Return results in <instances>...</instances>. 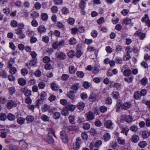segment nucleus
I'll list each match as a JSON object with an SVG mask.
<instances>
[{"mask_svg": "<svg viewBox=\"0 0 150 150\" xmlns=\"http://www.w3.org/2000/svg\"><path fill=\"white\" fill-rule=\"evenodd\" d=\"M116 105L117 111H118L120 108L124 110L127 109L131 106V104H117Z\"/></svg>", "mask_w": 150, "mask_h": 150, "instance_id": "1", "label": "nucleus"}, {"mask_svg": "<svg viewBox=\"0 0 150 150\" xmlns=\"http://www.w3.org/2000/svg\"><path fill=\"white\" fill-rule=\"evenodd\" d=\"M86 119L88 121H91L95 119V116L94 113L92 112L89 111L85 114Z\"/></svg>", "mask_w": 150, "mask_h": 150, "instance_id": "2", "label": "nucleus"}, {"mask_svg": "<svg viewBox=\"0 0 150 150\" xmlns=\"http://www.w3.org/2000/svg\"><path fill=\"white\" fill-rule=\"evenodd\" d=\"M60 135L62 142L64 143H67L68 141V139L67 134L65 131H62L60 132Z\"/></svg>", "mask_w": 150, "mask_h": 150, "instance_id": "3", "label": "nucleus"}, {"mask_svg": "<svg viewBox=\"0 0 150 150\" xmlns=\"http://www.w3.org/2000/svg\"><path fill=\"white\" fill-rule=\"evenodd\" d=\"M37 59V58L33 59L30 60L29 63H25V65L28 68H30V67L33 66L35 67L36 66Z\"/></svg>", "mask_w": 150, "mask_h": 150, "instance_id": "4", "label": "nucleus"}, {"mask_svg": "<svg viewBox=\"0 0 150 150\" xmlns=\"http://www.w3.org/2000/svg\"><path fill=\"white\" fill-rule=\"evenodd\" d=\"M81 142V139L79 137L77 138L76 139L75 143L73 144V149L74 150H78Z\"/></svg>", "mask_w": 150, "mask_h": 150, "instance_id": "5", "label": "nucleus"}, {"mask_svg": "<svg viewBox=\"0 0 150 150\" xmlns=\"http://www.w3.org/2000/svg\"><path fill=\"white\" fill-rule=\"evenodd\" d=\"M113 123L110 120H107L105 121L104 124V126L108 129H112Z\"/></svg>", "mask_w": 150, "mask_h": 150, "instance_id": "6", "label": "nucleus"}, {"mask_svg": "<svg viewBox=\"0 0 150 150\" xmlns=\"http://www.w3.org/2000/svg\"><path fill=\"white\" fill-rule=\"evenodd\" d=\"M21 92L24 93L25 96H29L31 95V91L30 90L28 89L25 88H22L21 89Z\"/></svg>", "mask_w": 150, "mask_h": 150, "instance_id": "7", "label": "nucleus"}, {"mask_svg": "<svg viewBox=\"0 0 150 150\" xmlns=\"http://www.w3.org/2000/svg\"><path fill=\"white\" fill-rule=\"evenodd\" d=\"M57 57L59 59L63 60L66 57L65 54L62 52H60L56 53Z\"/></svg>", "mask_w": 150, "mask_h": 150, "instance_id": "8", "label": "nucleus"}, {"mask_svg": "<svg viewBox=\"0 0 150 150\" xmlns=\"http://www.w3.org/2000/svg\"><path fill=\"white\" fill-rule=\"evenodd\" d=\"M46 96V93L44 91L42 92L40 95L41 98L37 100V103H43V100L45 99V97Z\"/></svg>", "mask_w": 150, "mask_h": 150, "instance_id": "9", "label": "nucleus"}, {"mask_svg": "<svg viewBox=\"0 0 150 150\" xmlns=\"http://www.w3.org/2000/svg\"><path fill=\"white\" fill-rule=\"evenodd\" d=\"M45 141L47 142L48 143L52 144L54 142L53 139L51 135H50V133H48V136L46 138L44 139Z\"/></svg>", "mask_w": 150, "mask_h": 150, "instance_id": "10", "label": "nucleus"}, {"mask_svg": "<svg viewBox=\"0 0 150 150\" xmlns=\"http://www.w3.org/2000/svg\"><path fill=\"white\" fill-rule=\"evenodd\" d=\"M130 140L132 142L137 143L139 140V137L138 135L134 134L132 136Z\"/></svg>", "mask_w": 150, "mask_h": 150, "instance_id": "11", "label": "nucleus"}, {"mask_svg": "<svg viewBox=\"0 0 150 150\" xmlns=\"http://www.w3.org/2000/svg\"><path fill=\"white\" fill-rule=\"evenodd\" d=\"M37 30L38 32L40 34L45 33L46 30V28L43 25H40L37 28Z\"/></svg>", "mask_w": 150, "mask_h": 150, "instance_id": "12", "label": "nucleus"}, {"mask_svg": "<svg viewBox=\"0 0 150 150\" xmlns=\"http://www.w3.org/2000/svg\"><path fill=\"white\" fill-rule=\"evenodd\" d=\"M7 89L9 93L11 95H12L16 91L15 87L13 86L10 87H8V86Z\"/></svg>", "mask_w": 150, "mask_h": 150, "instance_id": "13", "label": "nucleus"}, {"mask_svg": "<svg viewBox=\"0 0 150 150\" xmlns=\"http://www.w3.org/2000/svg\"><path fill=\"white\" fill-rule=\"evenodd\" d=\"M77 129V127L75 126H70L65 127L64 130L65 132H68L70 130L74 131Z\"/></svg>", "mask_w": 150, "mask_h": 150, "instance_id": "14", "label": "nucleus"}, {"mask_svg": "<svg viewBox=\"0 0 150 150\" xmlns=\"http://www.w3.org/2000/svg\"><path fill=\"white\" fill-rule=\"evenodd\" d=\"M79 85L78 83H75L71 87L70 89H72L73 91L76 93L79 88Z\"/></svg>", "mask_w": 150, "mask_h": 150, "instance_id": "15", "label": "nucleus"}, {"mask_svg": "<svg viewBox=\"0 0 150 150\" xmlns=\"http://www.w3.org/2000/svg\"><path fill=\"white\" fill-rule=\"evenodd\" d=\"M77 40L74 37L71 38L69 40V42L70 45H74L77 43Z\"/></svg>", "mask_w": 150, "mask_h": 150, "instance_id": "16", "label": "nucleus"}, {"mask_svg": "<svg viewBox=\"0 0 150 150\" xmlns=\"http://www.w3.org/2000/svg\"><path fill=\"white\" fill-rule=\"evenodd\" d=\"M51 88L53 91H56L59 88V87L57 83L53 82L51 84Z\"/></svg>", "mask_w": 150, "mask_h": 150, "instance_id": "17", "label": "nucleus"}, {"mask_svg": "<svg viewBox=\"0 0 150 150\" xmlns=\"http://www.w3.org/2000/svg\"><path fill=\"white\" fill-rule=\"evenodd\" d=\"M74 93H76L72 90H70V91L67 93V96L70 99H72L75 97Z\"/></svg>", "mask_w": 150, "mask_h": 150, "instance_id": "18", "label": "nucleus"}, {"mask_svg": "<svg viewBox=\"0 0 150 150\" xmlns=\"http://www.w3.org/2000/svg\"><path fill=\"white\" fill-rule=\"evenodd\" d=\"M123 73L125 76H129L131 74L132 71L129 69H125Z\"/></svg>", "mask_w": 150, "mask_h": 150, "instance_id": "19", "label": "nucleus"}, {"mask_svg": "<svg viewBox=\"0 0 150 150\" xmlns=\"http://www.w3.org/2000/svg\"><path fill=\"white\" fill-rule=\"evenodd\" d=\"M123 23L126 25L130 24L131 25H133V23H132L131 20L129 18H126L123 20Z\"/></svg>", "mask_w": 150, "mask_h": 150, "instance_id": "20", "label": "nucleus"}, {"mask_svg": "<svg viewBox=\"0 0 150 150\" xmlns=\"http://www.w3.org/2000/svg\"><path fill=\"white\" fill-rule=\"evenodd\" d=\"M85 1H86L87 0H81L79 3V7L82 10H83L86 6V4Z\"/></svg>", "mask_w": 150, "mask_h": 150, "instance_id": "21", "label": "nucleus"}, {"mask_svg": "<svg viewBox=\"0 0 150 150\" xmlns=\"http://www.w3.org/2000/svg\"><path fill=\"white\" fill-rule=\"evenodd\" d=\"M89 99L91 102H94L96 100V96L94 93H92L89 96Z\"/></svg>", "mask_w": 150, "mask_h": 150, "instance_id": "22", "label": "nucleus"}, {"mask_svg": "<svg viewBox=\"0 0 150 150\" xmlns=\"http://www.w3.org/2000/svg\"><path fill=\"white\" fill-rule=\"evenodd\" d=\"M10 69V73L12 75L15 74L17 71L16 69L14 67L11 66V67H8Z\"/></svg>", "mask_w": 150, "mask_h": 150, "instance_id": "23", "label": "nucleus"}, {"mask_svg": "<svg viewBox=\"0 0 150 150\" xmlns=\"http://www.w3.org/2000/svg\"><path fill=\"white\" fill-rule=\"evenodd\" d=\"M118 143L121 145H125V139L121 137H118L117 139Z\"/></svg>", "mask_w": 150, "mask_h": 150, "instance_id": "24", "label": "nucleus"}, {"mask_svg": "<svg viewBox=\"0 0 150 150\" xmlns=\"http://www.w3.org/2000/svg\"><path fill=\"white\" fill-rule=\"evenodd\" d=\"M25 120L27 121V123H29L33 121L34 120V117L31 115H28Z\"/></svg>", "mask_w": 150, "mask_h": 150, "instance_id": "25", "label": "nucleus"}, {"mask_svg": "<svg viewBox=\"0 0 150 150\" xmlns=\"http://www.w3.org/2000/svg\"><path fill=\"white\" fill-rule=\"evenodd\" d=\"M30 16L32 18L35 19L38 17L39 15L38 12L36 11H33L31 13Z\"/></svg>", "mask_w": 150, "mask_h": 150, "instance_id": "26", "label": "nucleus"}, {"mask_svg": "<svg viewBox=\"0 0 150 150\" xmlns=\"http://www.w3.org/2000/svg\"><path fill=\"white\" fill-rule=\"evenodd\" d=\"M142 138L144 139H146L149 136V132L147 131L144 130L142 131Z\"/></svg>", "mask_w": 150, "mask_h": 150, "instance_id": "27", "label": "nucleus"}, {"mask_svg": "<svg viewBox=\"0 0 150 150\" xmlns=\"http://www.w3.org/2000/svg\"><path fill=\"white\" fill-rule=\"evenodd\" d=\"M141 96H142L139 91H137L134 93V97L135 99H139L140 98Z\"/></svg>", "mask_w": 150, "mask_h": 150, "instance_id": "28", "label": "nucleus"}, {"mask_svg": "<svg viewBox=\"0 0 150 150\" xmlns=\"http://www.w3.org/2000/svg\"><path fill=\"white\" fill-rule=\"evenodd\" d=\"M66 105L67 106L66 107V109L69 111H73L75 108V106L74 105H71V104H69L67 106V105Z\"/></svg>", "mask_w": 150, "mask_h": 150, "instance_id": "29", "label": "nucleus"}, {"mask_svg": "<svg viewBox=\"0 0 150 150\" xmlns=\"http://www.w3.org/2000/svg\"><path fill=\"white\" fill-rule=\"evenodd\" d=\"M18 83L20 85L23 86L25 84L26 81L24 79L21 78L18 79Z\"/></svg>", "mask_w": 150, "mask_h": 150, "instance_id": "30", "label": "nucleus"}, {"mask_svg": "<svg viewBox=\"0 0 150 150\" xmlns=\"http://www.w3.org/2000/svg\"><path fill=\"white\" fill-rule=\"evenodd\" d=\"M0 76L3 78H6L7 76V73L4 70H1L0 71Z\"/></svg>", "mask_w": 150, "mask_h": 150, "instance_id": "31", "label": "nucleus"}, {"mask_svg": "<svg viewBox=\"0 0 150 150\" xmlns=\"http://www.w3.org/2000/svg\"><path fill=\"white\" fill-rule=\"evenodd\" d=\"M75 54V52L73 50H71L69 51L67 54V56L71 58L73 57Z\"/></svg>", "mask_w": 150, "mask_h": 150, "instance_id": "32", "label": "nucleus"}, {"mask_svg": "<svg viewBox=\"0 0 150 150\" xmlns=\"http://www.w3.org/2000/svg\"><path fill=\"white\" fill-rule=\"evenodd\" d=\"M99 71V67L98 66H95L93 68L92 71L93 73L96 74L98 73Z\"/></svg>", "mask_w": 150, "mask_h": 150, "instance_id": "33", "label": "nucleus"}, {"mask_svg": "<svg viewBox=\"0 0 150 150\" xmlns=\"http://www.w3.org/2000/svg\"><path fill=\"white\" fill-rule=\"evenodd\" d=\"M122 85L119 83H115L113 85V87L117 90H120L122 88Z\"/></svg>", "mask_w": 150, "mask_h": 150, "instance_id": "34", "label": "nucleus"}, {"mask_svg": "<svg viewBox=\"0 0 150 150\" xmlns=\"http://www.w3.org/2000/svg\"><path fill=\"white\" fill-rule=\"evenodd\" d=\"M51 61L50 57L48 56H45L43 59V62L44 63H48Z\"/></svg>", "mask_w": 150, "mask_h": 150, "instance_id": "35", "label": "nucleus"}, {"mask_svg": "<svg viewBox=\"0 0 150 150\" xmlns=\"http://www.w3.org/2000/svg\"><path fill=\"white\" fill-rule=\"evenodd\" d=\"M95 50V48L91 46H88L87 48V52L90 53H92Z\"/></svg>", "mask_w": 150, "mask_h": 150, "instance_id": "36", "label": "nucleus"}, {"mask_svg": "<svg viewBox=\"0 0 150 150\" xmlns=\"http://www.w3.org/2000/svg\"><path fill=\"white\" fill-rule=\"evenodd\" d=\"M69 72L71 74H73L75 73V69L74 66H71L69 68Z\"/></svg>", "mask_w": 150, "mask_h": 150, "instance_id": "37", "label": "nucleus"}, {"mask_svg": "<svg viewBox=\"0 0 150 150\" xmlns=\"http://www.w3.org/2000/svg\"><path fill=\"white\" fill-rule=\"evenodd\" d=\"M130 129L132 131L134 132H136L137 131L138 128L137 126L134 125L130 127Z\"/></svg>", "mask_w": 150, "mask_h": 150, "instance_id": "38", "label": "nucleus"}, {"mask_svg": "<svg viewBox=\"0 0 150 150\" xmlns=\"http://www.w3.org/2000/svg\"><path fill=\"white\" fill-rule=\"evenodd\" d=\"M69 77V76L68 75L66 74H64L62 75L61 79L62 80L64 81H65L68 80Z\"/></svg>", "mask_w": 150, "mask_h": 150, "instance_id": "39", "label": "nucleus"}, {"mask_svg": "<svg viewBox=\"0 0 150 150\" xmlns=\"http://www.w3.org/2000/svg\"><path fill=\"white\" fill-rule=\"evenodd\" d=\"M42 40L44 42L47 43L49 40V37L47 36L44 35L42 38Z\"/></svg>", "mask_w": 150, "mask_h": 150, "instance_id": "40", "label": "nucleus"}, {"mask_svg": "<svg viewBox=\"0 0 150 150\" xmlns=\"http://www.w3.org/2000/svg\"><path fill=\"white\" fill-rule=\"evenodd\" d=\"M130 56L128 52L127 51V53L124 56L123 59V60L125 61H126L130 59Z\"/></svg>", "mask_w": 150, "mask_h": 150, "instance_id": "41", "label": "nucleus"}, {"mask_svg": "<svg viewBox=\"0 0 150 150\" xmlns=\"http://www.w3.org/2000/svg\"><path fill=\"white\" fill-rule=\"evenodd\" d=\"M62 12L63 14L67 15L69 13V11L68 8L64 7L62 9Z\"/></svg>", "mask_w": 150, "mask_h": 150, "instance_id": "42", "label": "nucleus"}, {"mask_svg": "<svg viewBox=\"0 0 150 150\" xmlns=\"http://www.w3.org/2000/svg\"><path fill=\"white\" fill-rule=\"evenodd\" d=\"M7 118L10 120H13L15 119V116L9 113L7 115Z\"/></svg>", "mask_w": 150, "mask_h": 150, "instance_id": "43", "label": "nucleus"}, {"mask_svg": "<svg viewBox=\"0 0 150 150\" xmlns=\"http://www.w3.org/2000/svg\"><path fill=\"white\" fill-rule=\"evenodd\" d=\"M25 119L24 118L20 117H19L17 119V122L20 125H22L24 122Z\"/></svg>", "mask_w": 150, "mask_h": 150, "instance_id": "44", "label": "nucleus"}, {"mask_svg": "<svg viewBox=\"0 0 150 150\" xmlns=\"http://www.w3.org/2000/svg\"><path fill=\"white\" fill-rule=\"evenodd\" d=\"M52 68V65L50 63H47L45 65V69L46 70H50Z\"/></svg>", "mask_w": 150, "mask_h": 150, "instance_id": "45", "label": "nucleus"}, {"mask_svg": "<svg viewBox=\"0 0 150 150\" xmlns=\"http://www.w3.org/2000/svg\"><path fill=\"white\" fill-rule=\"evenodd\" d=\"M103 138L105 141H108L110 138V136L108 133H107L103 136Z\"/></svg>", "mask_w": 150, "mask_h": 150, "instance_id": "46", "label": "nucleus"}, {"mask_svg": "<svg viewBox=\"0 0 150 150\" xmlns=\"http://www.w3.org/2000/svg\"><path fill=\"white\" fill-rule=\"evenodd\" d=\"M132 117L131 116L128 115H127V117H126L125 121L129 123L132 122Z\"/></svg>", "mask_w": 150, "mask_h": 150, "instance_id": "47", "label": "nucleus"}, {"mask_svg": "<svg viewBox=\"0 0 150 150\" xmlns=\"http://www.w3.org/2000/svg\"><path fill=\"white\" fill-rule=\"evenodd\" d=\"M105 50L106 52L108 54L111 53L113 51L112 48L109 46L106 47Z\"/></svg>", "mask_w": 150, "mask_h": 150, "instance_id": "48", "label": "nucleus"}, {"mask_svg": "<svg viewBox=\"0 0 150 150\" xmlns=\"http://www.w3.org/2000/svg\"><path fill=\"white\" fill-rule=\"evenodd\" d=\"M41 18L43 21H45L48 18V15L46 13H42L41 15Z\"/></svg>", "mask_w": 150, "mask_h": 150, "instance_id": "49", "label": "nucleus"}, {"mask_svg": "<svg viewBox=\"0 0 150 150\" xmlns=\"http://www.w3.org/2000/svg\"><path fill=\"white\" fill-rule=\"evenodd\" d=\"M38 86L40 89H43L45 86V84L44 82L41 81L38 83Z\"/></svg>", "mask_w": 150, "mask_h": 150, "instance_id": "50", "label": "nucleus"}, {"mask_svg": "<svg viewBox=\"0 0 150 150\" xmlns=\"http://www.w3.org/2000/svg\"><path fill=\"white\" fill-rule=\"evenodd\" d=\"M10 25L13 28H16L18 26L17 21L14 20H13L11 21Z\"/></svg>", "mask_w": 150, "mask_h": 150, "instance_id": "51", "label": "nucleus"}, {"mask_svg": "<svg viewBox=\"0 0 150 150\" xmlns=\"http://www.w3.org/2000/svg\"><path fill=\"white\" fill-rule=\"evenodd\" d=\"M138 145L140 147L143 148L146 146L147 143L145 141H143L140 142L139 144Z\"/></svg>", "mask_w": 150, "mask_h": 150, "instance_id": "52", "label": "nucleus"}, {"mask_svg": "<svg viewBox=\"0 0 150 150\" xmlns=\"http://www.w3.org/2000/svg\"><path fill=\"white\" fill-rule=\"evenodd\" d=\"M60 117V113L58 112H56L53 113L54 118L55 119H58Z\"/></svg>", "mask_w": 150, "mask_h": 150, "instance_id": "53", "label": "nucleus"}, {"mask_svg": "<svg viewBox=\"0 0 150 150\" xmlns=\"http://www.w3.org/2000/svg\"><path fill=\"white\" fill-rule=\"evenodd\" d=\"M48 131H49V132L48 133H50V135H51L50 134H52L55 137V138H56V137L55 135V132L54 130V129L52 128H48L47 129Z\"/></svg>", "mask_w": 150, "mask_h": 150, "instance_id": "54", "label": "nucleus"}, {"mask_svg": "<svg viewBox=\"0 0 150 150\" xmlns=\"http://www.w3.org/2000/svg\"><path fill=\"white\" fill-rule=\"evenodd\" d=\"M76 75L78 77L83 78L84 75V74L82 71H77L76 72Z\"/></svg>", "mask_w": 150, "mask_h": 150, "instance_id": "55", "label": "nucleus"}, {"mask_svg": "<svg viewBox=\"0 0 150 150\" xmlns=\"http://www.w3.org/2000/svg\"><path fill=\"white\" fill-rule=\"evenodd\" d=\"M68 110L66 109V107L62 109V114L65 116L69 114Z\"/></svg>", "mask_w": 150, "mask_h": 150, "instance_id": "56", "label": "nucleus"}, {"mask_svg": "<svg viewBox=\"0 0 150 150\" xmlns=\"http://www.w3.org/2000/svg\"><path fill=\"white\" fill-rule=\"evenodd\" d=\"M81 137L83 139L87 140L88 138V136L86 132H83L81 133Z\"/></svg>", "mask_w": 150, "mask_h": 150, "instance_id": "57", "label": "nucleus"}, {"mask_svg": "<svg viewBox=\"0 0 150 150\" xmlns=\"http://www.w3.org/2000/svg\"><path fill=\"white\" fill-rule=\"evenodd\" d=\"M56 41L57 43L58 46H59V47H60L64 45V42L63 40L61 39L59 41Z\"/></svg>", "mask_w": 150, "mask_h": 150, "instance_id": "58", "label": "nucleus"}, {"mask_svg": "<svg viewBox=\"0 0 150 150\" xmlns=\"http://www.w3.org/2000/svg\"><path fill=\"white\" fill-rule=\"evenodd\" d=\"M8 147L10 150H18L17 147L15 146L9 144L8 146Z\"/></svg>", "mask_w": 150, "mask_h": 150, "instance_id": "59", "label": "nucleus"}, {"mask_svg": "<svg viewBox=\"0 0 150 150\" xmlns=\"http://www.w3.org/2000/svg\"><path fill=\"white\" fill-rule=\"evenodd\" d=\"M31 25L34 27H36L38 25V22L35 19H34L32 21Z\"/></svg>", "mask_w": 150, "mask_h": 150, "instance_id": "60", "label": "nucleus"}, {"mask_svg": "<svg viewBox=\"0 0 150 150\" xmlns=\"http://www.w3.org/2000/svg\"><path fill=\"white\" fill-rule=\"evenodd\" d=\"M98 33L96 30H93L91 33V35L93 38H96L97 37Z\"/></svg>", "mask_w": 150, "mask_h": 150, "instance_id": "61", "label": "nucleus"}, {"mask_svg": "<svg viewBox=\"0 0 150 150\" xmlns=\"http://www.w3.org/2000/svg\"><path fill=\"white\" fill-rule=\"evenodd\" d=\"M75 22V20L74 18H69L67 22L70 25L74 24Z\"/></svg>", "mask_w": 150, "mask_h": 150, "instance_id": "62", "label": "nucleus"}, {"mask_svg": "<svg viewBox=\"0 0 150 150\" xmlns=\"http://www.w3.org/2000/svg\"><path fill=\"white\" fill-rule=\"evenodd\" d=\"M34 74L35 76L38 77H39L41 76V72L39 69H37L35 72Z\"/></svg>", "mask_w": 150, "mask_h": 150, "instance_id": "63", "label": "nucleus"}, {"mask_svg": "<svg viewBox=\"0 0 150 150\" xmlns=\"http://www.w3.org/2000/svg\"><path fill=\"white\" fill-rule=\"evenodd\" d=\"M127 117V115H121L120 117V121L122 122H124L126 121V117Z\"/></svg>", "mask_w": 150, "mask_h": 150, "instance_id": "64", "label": "nucleus"}]
</instances>
